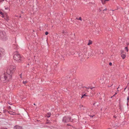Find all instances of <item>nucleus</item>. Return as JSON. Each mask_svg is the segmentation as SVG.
Listing matches in <instances>:
<instances>
[{"label": "nucleus", "mask_w": 129, "mask_h": 129, "mask_svg": "<svg viewBox=\"0 0 129 129\" xmlns=\"http://www.w3.org/2000/svg\"><path fill=\"white\" fill-rule=\"evenodd\" d=\"M9 113H10V114H13L12 113V112L11 111H9Z\"/></svg>", "instance_id": "nucleus-19"}, {"label": "nucleus", "mask_w": 129, "mask_h": 129, "mask_svg": "<svg viewBox=\"0 0 129 129\" xmlns=\"http://www.w3.org/2000/svg\"><path fill=\"white\" fill-rule=\"evenodd\" d=\"M19 127L18 126H16L14 127V129H17V128H18Z\"/></svg>", "instance_id": "nucleus-12"}, {"label": "nucleus", "mask_w": 129, "mask_h": 129, "mask_svg": "<svg viewBox=\"0 0 129 129\" xmlns=\"http://www.w3.org/2000/svg\"><path fill=\"white\" fill-rule=\"evenodd\" d=\"M0 14L2 15V17L3 18L5 17V16L4 15V13L1 11H0Z\"/></svg>", "instance_id": "nucleus-9"}, {"label": "nucleus", "mask_w": 129, "mask_h": 129, "mask_svg": "<svg viewBox=\"0 0 129 129\" xmlns=\"http://www.w3.org/2000/svg\"><path fill=\"white\" fill-rule=\"evenodd\" d=\"M2 129H7V128H3Z\"/></svg>", "instance_id": "nucleus-29"}, {"label": "nucleus", "mask_w": 129, "mask_h": 129, "mask_svg": "<svg viewBox=\"0 0 129 129\" xmlns=\"http://www.w3.org/2000/svg\"><path fill=\"white\" fill-rule=\"evenodd\" d=\"M51 115V113L50 112H49L47 113V116L48 117H49Z\"/></svg>", "instance_id": "nucleus-10"}, {"label": "nucleus", "mask_w": 129, "mask_h": 129, "mask_svg": "<svg viewBox=\"0 0 129 129\" xmlns=\"http://www.w3.org/2000/svg\"><path fill=\"white\" fill-rule=\"evenodd\" d=\"M102 4H104L105 2L109 1V0H101Z\"/></svg>", "instance_id": "nucleus-8"}, {"label": "nucleus", "mask_w": 129, "mask_h": 129, "mask_svg": "<svg viewBox=\"0 0 129 129\" xmlns=\"http://www.w3.org/2000/svg\"><path fill=\"white\" fill-rule=\"evenodd\" d=\"M78 18H76V19H78Z\"/></svg>", "instance_id": "nucleus-26"}, {"label": "nucleus", "mask_w": 129, "mask_h": 129, "mask_svg": "<svg viewBox=\"0 0 129 129\" xmlns=\"http://www.w3.org/2000/svg\"><path fill=\"white\" fill-rule=\"evenodd\" d=\"M21 74L20 75V77H21Z\"/></svg>", "instance_id": "nucleus-27"}, {"label": "nucleus", "mask_w": 129, "mask_h": 129, "mask_svg": "<svg viewBox=\"0 0 129 129\" xmlns=\"http://www.w3.org/2000/svg\"><path fill=\"white\" fill-rule=\"evenodd\" d=\"M117 92H116L115 93V94H114V95H116V94H117Z\"/></svg>", "instance_id": "nucleus-24"}, {"label": "nucleus", "mask_w": 129, "mask_h": 129, "mask_svg": "<svg viewBox=\"0 0 129 129\" xmlns=\"http://www.w3.org/2000/svg\"><path fill=\"white\" fill-rule=\"evenodd\" d=\"M71 121L70 117H64L63 118L62 121L64 122H66Z\"/></svg>", "instance_id": "nucleus-4"}, {"label": "nucleus", "mask_w": 129, "mask_h": 129, "mask_svg": "<svg viewBox=\"0 0 129 129\" xmlns=\"http://www.w3.org/2000/svg\"><path fill=\"white\" fill-rule=\"evenodd\" d=\"M92 44V41H90V40H89L88 41V45H89Z\"/></svg>", "instance_id": "nucleus-11"}, {"label": "nucleus", "mask_w": 129, "mask_h": 129, "mask_svg": "<svg viewBox=\"0 0 129 129\" xmlns=\"http://www.w3.org/2000/svg\"><path fill=\"white\" fill-rule=\"evenodd\" d=\"M5 54L4 50L1 48H0V59H1V57L3 56Z\"/></svg>", "instance_id": "nucleus-5"}, {"label": "nucleus", "mask_w": 129, "mask_h": 129, "mask_svg": "<svg viewBox=\"0 0 129 129\" xmlns=\"http://www.w3.org/2000/svg\"><path fill=\"white\" fill-rule=\"evenodd\" d=\"M87 96V95H85V94H84V95H83L82 96L81 98H84V96Z\"/></svg>", "instance_id": "nucleus-14"}, {"label": "nucleus", "mask_w": 129, "mask_h": 129, "mask_svg": "<svg viewBox=\"0 0 129 129\" xmlns=\"http://www.w3.org/2000/svg\"><path fill=\"white\" fill-rule=\"evenodd\" d=\"M126 88H124V90H125L126 89Z\"/></svg>", "instance_id": "nucleus-33"}, {"label": "nucleus", "mask_w": 129, "mask_h": 129, "mask_svg": "<svg viewBox=\"0 0 129 129\" xmlns=\"http://www.w3.org/2000/svg\"><path fill=\"white\" fill-rule=\"evenodd\" d=\"M13 58L15 60L18 62H21L23 61V58L18 52L14 53Z\"/></svg>", "instance_id": "nucleus-2"}, {"label": "nucleus", "mask_w": 129, "mask_h": 129, "mask_svg": "<svg viewBox=\"0 0 129 129\" xmlns=\"http://www.w3.org/2000/svg\"><path fill=\"white\" fill-rule=\"evenodd\" d=\"M5 19L6 20L8 21L9 20L8 16L6 14L5 15Z\"/></svg>", "instance_id": "nucleus-7"}, {"label": "nucleus", "mask_w": 129, "mask_h": 129, "mask_svg": "<svg viewBox=\"0 0 129 129\" xmlns=\"http://www.w3.org/2000/svg\"><path fill=\"white\" fill-rule=\"evenodd\" d=\"M106 10V9H105V10H104H104Z\"/></svg>", "instance_id": "nucleus-31"}, {"label": "nucleus", "mask_w": 129, "mask_h": 129, "mask_svg": "<svg viewBox=\"0 0 129 129\" xmlns=\"http://www.w3.org/2000/svg\"><path fill=\"white\" fill-rule=\"evenodd\" d=\"M15 70V67L13 66H9L7 68L6 74H5L3 77H1L0 79L3 82L5 83L6 80H9L12 77V74Z\"/></svg>", "instance_id": "nucleus-1"}, {"label": "nucleus", "mask_w": 129, "mask_h": 129, "mask_svg": "<svg viewBox=\"0 0 129 129\" xmlns=\"http://www.w3.org/2000/svg\"><path fill=\"white\" fill-rule=\"evenodd\" d=\"M27 82V81H23V83L24 84H25Z\"/></svg>", "instance_id": "nucleus-13"}, {"label": "nucleus", "mask_w": 129, "mask_h": 129, "mask_svg": "<svg viewBox=\"0 0 129 129\" xmlns=\"http://www.w3.org/2000/svg\"><path fill=\"white\" fill-rule=\"evenodd\" d=\"M115 96V95H114L113 96H112L111 97V98H113V96Z\"/></svg>", "instance_id": "nucleus-25"}, {"label": "nucleus", "mask_w": 129, "mask_h": 129, "mask_svg": "<svg viewBox=\"0 0 129 129\" xmlns=\"http://www.w3.org/2000/svg\"><path fill=\"white\" fill-rule=\"evenodd\" d=\"M34 105H35V104H34Z\"/></svg>", "instance_id": "nucleus-34"}, {"label": "nucleus", "mask_w": 129, "mask_h": 129, "mask_svg": "<svg viewBox=\"0 0 129 129\" xmlns=\"http://www.w3.org/2000/svg\"><path fill=\"white\" fill-rule=\"evenodd\" d=\"M48 34V33L47 31L45 33V34L46 35H47Z\"/></svg>", "instance_id": "nucleus-17"}, {"label": "nucleus", "mask_w": 129, "mask_h": 129, "mask_svg": "<svg viewBox=\"0 0 129 129\" xmlns=\"http://www.w3.org/2000/svg\"><path fill=\"white\" fill-rule=\"evenodd\" d=\"M109 65H110V66H111L112 65V63L111 62H110L109 63Z\"/></svg>", "instance_id": "nucleus-18"}, {"label": "nucleus", "mask_w": 129, "mask_h": 129, "mask_svg": "<svg viewBox=\"0 0 129 129\" xmlns=\"http://www.w3.org/2000/svg\"><path fill=\"white\" fill-rule=\"evenodd\" d=\"M125 49L127 51V52L128 51V48L127 47H125Z\"/></svg>", "instance_id": "nucleus-15"}, {"label": "nucleus", "mask_w": 129, "mask_h": 129, "mask_svg": "<svg viewBox=\"0 0 129 129\" xmlns=\"http://www.w3.org/2000/svg\"><path fill=\"white\" fill-rule=\"evenodd\" d=\"M64 33V31H62V33Z\"/></svg>", "instance_id": "nucleus-23"}, {"label": "nucleus", "mask_w": 129, "mask_h": 129, "mask_svg": "<svg viewBox=\"0 0 129 129\" xmlns=\"http://www.w3.org/2000/svg\"><path fill=\"white\" fill-rule=\"evenodd\" d=\"M78 20H80L81 21L82 20V18L81 17H80L78 19Z\"/></svg>", "instance_id": "nucleus-16"}, {"label": "nucleus", "mask_w": 129, "mask_h": 129, "mask_svg": "<svg viewBox=\"0 0 129 129\" xmlns=\"http://www.w3.org/2000/svg\"><path fill=\"white\" fill-rule=\"evenodd\" d=\"M93 88V87H92V88H90L91 89H92V88ZM88 89L89 88H90L89 87H88Z\"/></svg>", "instance_id": "nucleus-22"}, {"label": "nucleus", "mask_w": 129, "mask_h": 129, "mask_svg": "<svg viewBox=\"0 0 129 129\" xmlns=\"http://www.w3.org/2000/svg\"><path fill=\"white\" fill-rule=\"evenodd\" d=\"M95 103H94V104H93V105H95Z\"/></svg>", "instance_id": "nucleus-28"}, {"label": "nucleus", "mask_w": 129, "mask_h": 129, "mask_svg": "<svg viewBox=\"0 0 129 129\" xmlns=\"http://www.w3.org/2000/svg\"><path fill=\"white\" fill-rule=\"evenodd\" d=\"M4 0H0V3H1L3 1H4Z\"/></svg>", "instance_id": "nucleus-20"}, {"label": "nucleus", "mask_w": 129, "mask_h": 129, "mask_svg": "<svg viewBox=\"0 0 129 129\" xmlns=\"http://www.w3.org/2000/svg\"><path fill=\"white\" fill-rule=\"evenodd\" d=\"M123 52V51H121V56L123 59H124L125 57V55L122 53Z\"/></svg>", "instance_id": "nucleus-6"}, {"label": "nucleus", "mask_w": 129, "mask_h": 129, "mask_svg": "<svg viewBox=\"0 0 129 129\" xmlns=\"http://www.w3.org/2000/svg\"><path fill=\"white\" fill-rule=\"evenodd\" d=\"M117 91H119V90H118V89H117Z\"/></svg>", "instance_id": "nucleus-32"}, {"label": "nucleus", "mask_w": 129, "mask_h": 129, "mask_svg": "<svg viewBox=\"0 0 129 129\" xmlns=\"http://www.w3.org/2000/svg\"><path fill=\"white\" fill-rule=\"evenodd\" d=\"M0 39L3 41L7 39V37L6 32L4 31H0Z\"/></svg>", "instance_id": "nucleus-3"}, {"label": "nucleus", "mask_w": 129, "mask_h": 129, "mask_svg": "<svg viewBox=\"0 0 129 129\" xmlns=\"http://www.w3.org/2000/svg\"><path fill=\"white\" fill-rule=\"evenodd\" d=\"M127 100H129V96H128L127 98Z\"/></svg>", "instance_id": "nucleus-21"}, {"label": "nucleus", "mask_w": 129, "mask_h": 129, "mask_svg": "<svg viewBox=\"0 0 129 129\" xmlns=\"http://www.w3.org/2000/svg\"><path fill=\"white\" fill-rule=\"evenodd\" d=\"M119 87H118V88H117V89H118L119 88Z\"/></svg>", "instance_id": "nucleus-30"}]
</instances>
